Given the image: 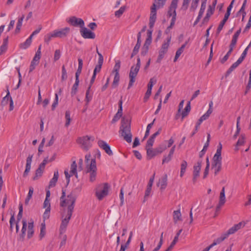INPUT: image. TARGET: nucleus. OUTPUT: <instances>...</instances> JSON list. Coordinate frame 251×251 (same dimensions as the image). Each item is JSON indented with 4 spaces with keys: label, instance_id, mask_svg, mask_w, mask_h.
I'll return each instance as SVG.
<instances>
[{
    "label": "nucleus",
    "instance_id": "1",
    "mask_svg": "<svg viewBox=\"0 0 251 251\" xmlns=\"http://www.w3.org/2000/svg\"><path fill=\"white\" fill-rule=\"evenodd\" d=\"M66 190L64 188L62 189V196L60 198V205L61 207H64L67 204L68 206L67 208V215L65 218L62 220L60 226V231L61 232H64L67 227L68 224L72 216L74 211L75 203L76 201V198L75 195L71 193L67 196L66 199Z\"/></svg>",
    "mask_w": 251,
    "mask_h": 251
},
{
    "label": "nucleus",
    "instance_id": "2",
    "mask_svg": "<svg viewBox=\"0 0 251 251\" xmlns=\"http://www.w3.org/2000/svg\"><path fill=\"white\" fill-rule=\"evenodd\" d=\"M167 0H154V2L151 7V13L149 19L150 29L147 31V38L152 40V28L156 19L157 9L163 8L165 5Z\"/></svg>",
    "mask_w": 251,
    "mask_h": 251
},
{
    "label": "nucleus",
    "instance_id": "3",
    "mask_svg": "<svg viewBox=\"0 0 251 251\" xmlns=\"http://www.w3.org/2000/svg\"><path fill=\"white\" fill-rule=\"evenodd\" d=\"M119 132L127 143L131 142L132 136L131 133L130 121L128 119H126L124 117L122 118Z\"/></svg>",
    "mask_w": 251,
    "mask_h": 251
},
{
    "label": "nucleus",
    "instance_id": "4",
    "mask_svg": "<svg viewBox=\"0 0 251 251\" xmlns=\"http://www.w3.org/2000/svg\"><path fill=\"white\" fill-rule=\"evenodd\" d=\"M141 66V61L139 57H138L137 59V63L135 66H132L130 70L129 77V82L128 85V89H129L131 87L133 83L135 81V78L137 75V74L140 70Z\"/></svg>",
    "mask_w": 251,
    "mask_h": 251
},
{
    "label": "nucleus",
    "instance_id": "5",
    "mask_svg": "<svg viewBox=\"0 0 251 251\" xmlns=\"http://www.w3.org/2000/svg\"><path fill=\"white\" fill-rule=\"evenodd\" d=\"M109 187L107 183L100 184L96 187L95 195L99 201L102 200L108 195Z\"/></svg>",
    "mask_w": 251,
    "mask_h": 251
},
{
    "label": "nucleus",
    "instance_id": "6",
    "mask_svg": "<svg viewBox=\"0 0 251 251\" xmlns=\"http://www.w3.org/2000/svg\"><path fill=\"white\" fill-rule=\"evenodd\" d=\"M97 167L95 158L91 159L90 165H86V173H90V181L93 182L96 180Z\"/></svg>",
    "mask_w": 251,
    "mask_h": 251
},
{
    "label": "nucleus",
    "instance_id": "7",
    "mask_svg": "<svg viewBox=\"0 0 251 251\" xmlns=\"http://www.w3.org/2000/svg\"><path fill=\"white\" fill-rule=\"evenodd\" d=\"M171 40V36H168L167 38V41H165L162 45L159 51V55L156 60L157 63H160L164 57L165 54L168 51Z\"/></svg>",
    "mask_w": 251,
    "mask_h": 251
},
{
    "label": "nucleus",
    "instance_id": "8",
    "mask_svg": "<svg viewBox=\"0 0 251 251\" xmlns=\"http://www.w3.org/2000/svg\"><path fill=\"white\" fill-rule=\"evenodd\" d=\"M179 0H172L170 6L169 7L168 11L167 12V17L172 18V25L174 21H176V9L177 7V3Z\"/></svg>",
    "mask_w": 251,
    "mask_h": 251
},
{
    "label": "nucleus",
    "instance_id": "9",
    "mask_svg": "<svg viewBox=\"0 0 251 251\" xmlns=\"http://www.w3.org/2000/svg\"><path fill=\"white\" fill-rule=\"evenodd\" d=\"M94 138L93 137L85 136L82 137H79L78 138L77 141V143L81 144V148L86 151L89 150V149L92 146L91 142L93 141Z\"/></svg>",
    "mask_w": 251,
    "mask_h": 251
},
{
    "label": "nucleus",
    "instance_id": "10",
    "mask_svg": "<svg viewBox=\"0 0 251 251\" xmlns=\"http://www.w3.org/2000/svg\"><path fill=\"white\" fill-rule=\"evenodd\" d=\"M167 149L165 145H160L157 148L153 149L152 148L148 149L147 151V155L149 159H151L157 154L161 153Z\"/></svg>",
    "mask_w": 251,
    "mask_h": 251
},
{
    "label": "nucleus",
    "instance_id": "11",
    "mask_svg": "<svg viewBox=\"0 0 251 251\" xmlns=\"http://www.w3.org/2000/svg\"><path fill=\"white\" fill-rule=\"evenodd\" d=\"M8 86H6V95L2 98V100L1 101V105L2 106L6 105L8 104V101H10V106L9 110L10 111H12L14 109V103L12 98L10 96V92L8 89Z\"/></svg>",
    "mask_w": 251,
    "mask_h": 251
},
{
    "label": "nucleus",
    "instance_id": "12",
    "mask_svg": "<svg viewBox=\"0 0 251 251\" xmlns=\"http://www.w3.org/2000/svg\"><path fill=\"white\" fill-rule=\"evenodd\" d=\"M71 25L74 26H79L82 28L84 26V22L81 18H76L75 16L71 17L67 21Z\"/></svg>",
    "mask_w": 251,
    "mask_h": 251
},
{
    "label": "nucleus",
    "instance_id": "13",
    "mask_svg": "<svg viewBox=\"0 0 251 251\" xmlns=\"http://www.w3.org/2000/svg\"><path fill=\"white\" fill-rule=\"evenodd\" d=\"M246 223L244 222H239L238 224L234 225V226L230 228L226 232L224 233V234L227 238L229 235L234 234L237 231L244 227Z\"/></svg>",
    "mask_w": 251,
    "mask_h": 251
},
{
    "label": "nucleus",
    "instance_id": "14",
    "mask_svg": "<svg viewBox=\"0 0 251 251\" xmlns=\"http://www.w3.org/2000/svg\"><path fill=\"white\" fill-rule=\"evenodd\" d=\"M80 32L81 35L84 39H95L96 35L94 32L87 29L84 26L80 29Z\"/></svg>",
    "mask_w": 251,
    "mask_h": 251
},
{
    "label": "nucleus",
    "instance_id": "15",
    "mask_svg": "<svg viewBox=\"0 0 251 251\" xmlns=\"http://www.w3.org/2000/svg\"><path fill=\"white\" fill-rule=\"evenodd\" d=\"M70 29L69 27H66L60 30H55L53 31L54 37L63 38L67 36L69 33Z\"/></svg>",
    "mask_w": 251,
    "mask_h": 251
},
{
    "label": "nucleus",
    "instance_id": "16",
    "mask_svg": "<svg viewBox=\"0 0 251 251\" xmlns=\"http://www.w3.org/2000/svg\"><path fill=\"white\" fill-rule=\"evenodd\" d=\"M98 146L109 155H113V152L111 150L110 146L106 143V142L103 140H99L98 142Z\"/></svg>",
    "mask_w": 251,
    "mask_h": 251
},
{
    "label": "nucleus",
    "instance_id": "17",
    "mask_svg": "<svg viewBox=\"0 0 251 251\" xmlns=\"http://www.w3.org/2000/svg\"><path fill=\"white\" fill-rule=\"evenodd\" d=\"M33 157V155H29L26 158V166L25 169L23 174V177H25L28 175V173L30 170L31 168V163L32 162V159Z\"/></svg>",
    "mask_w": 251,
    "mask_h": 251
},
{
    "label": "nucleus",
    "instance_id": "18",
    "mask_svg": "<svg viewBox=\"0 0 251 251\" xmlns=\"http://www.w3.org/2000/svg\"><path fill=\"white\" fill-rule=\"evenodd\" d=\"M214 12V10H213V8H212V6H211V5H209L206 16L203 19L201 25L207 24L208 22L210 17L213 14Z\"/></svg>",
    "mask_w": 251,
    "mask_h": 251
},
{
    "label": "nucleus",
    "instance_id": "19",
    "mask_svg": "<svg viewBox=\"0 0 251 251\" xmlns=\"http://www.w3.org/2000/svg\"><path fill=\"white\" fill-rule=\"evenodd\" d=\"M157 185H160V189L163 190L166 188L167 185V175L165 174L159 180Z\"/></svg>",
    "mask_w": 251,
    "mask_h": 251
},
{
    "label": "nucleus",
    "instance_id": "20",
    "mask_svg": "<svg viewBox=\"0 0 251 251\" xmlns=\"http://www.w3.org/2000/svg\"><path fill=\"white\" fill-rule=\"evenodd\" d=\"M176 145H174L171 149L168 155L167 156H164L162 160V164L168 163L171 160L176 149Z\"/></svg>",
    "mask_w": 251,
    "mask_h": 251
},
{
    "label": "nucleus",
    "instance_id": "21",
    "mask_svg": "<svg viewBox=\"0 0 251 251\" xmlns=\"http://www.w3.org/2000/svg\"><path fill=\"white\" fill-rule=\"evenodd\" d=\"M246 136L245 134H242L238 139L235 148V151H237L239 150L238 146H242L245 142Z\"/></svg>",
    "mask_w": 251,
    "mask_h": 251
},
{
    "label": "nucleus",
    "instance_id": "22",
    "mask_svg": "<svg viewBox=\"0 0 251 251\" xmlns=\"http://www.w3.org/2000/svg\"><path fill=\"white\" fill-rule=\"evenodd\" d=\"M229 17V16H228L227 15H226V14L225 15L223 20L220 22V23L217 29V31H216L217 35H218V34L220 33L221 31L222 30L225 23L228 20Z\"/></svg>",
    "mask_w": 251,
    "mask_h": 251
},
{
    "label": "nucleus",
    "instance_id": "23",
    "mask_svg": "<svg viewBox=\"0 0 251 251\" xmlns=\"http://www.w3.org/2000/svg\"><path fill=\"white\" fill-rule=\"evenodd\" d=\"M227 237L225 235L224 233L222 234L220 237H218L216 239L214 240L213 242L209 246L211 249L213 247L219 244L222 242H223L225 239H226Z\"/></svg>",
    "mask_w": 251,
    "mask_h": 251
},
{
    "label": "nucleus",
    "instance_id": "24",
    "mask_svg": "<svg viewBox=\"0 0 251 251\" xmlns=\"http://www.w3.org/2000/svg\"><path fill=\"white\" fill-rule=\"evenodd\" d=\"M23 227L21 230V233L20 234V238L22 240H24L25 237V232L26 231L27 227V222L25 219L23 220L22 221Z\"/></svg>",
    "mask_w": 251,
    "mask_h": 251
},
{
    "label": "nucleus",
    "instance_id": "25",
    "mask_svg": "<svg viewBox=\"0 0 251 251\" xmlns=\"http://www.w3.org/2000/svg\"><path fill=\"white\" fill-rule=\"evenodd\" d=\"M212 168L214 169V174L216 176L221 170L222 162H213L212 164Z\"/></svg>",
    "mask_w": 251,
    "mask_h": 251
},
{
    "label": "nucleus",
    "instance_id": "26",
    "mask_svg": "<svg viewBox=\"0 0 251 251\" xmlns=\"http://www.w3.org/2000/svg\"><path fill=\"white\" fill-rule=\"evenodd\" d=\"M59 175L58 172L57 171L56 172H54L53 177L51 178V179L50 181L49 187H52L55 186L56 183L57 181Z\"/></svg>",
    "mask_w": 251,
    "mask_h": 251
},
{
    "label": "nucleus",
    "instance_id": "27",
    "mask_svg": "<svg viewBox=\"0 0 251 251\" xmlns=\"http://www.w3.org/2000/svg\"><path fill=\"white\" fill-rule=\"evenodd\" d=\"M34 225L33 222H29L28 224V230H27V238H31L34 234Z\"/></svg>",
    "mask_w": 251,
    "mask_h": 251
},
{
    "label": "nucleus",
    "instance_id": "28",
    "mask_svg": "<svg viewBox=\"0 0 251 251\" xmlns=\"http://www.w3.org/2000/svg\"><path fill=\"white\" fill-rule=\"evenodd\" d=\"M173 220L175 224L181 220V214L180 209L175 210L173 212Z\"/></svg>",
    "mask_w": 251,
    "mask_h": 251
},
{
    "label": "nucleus",
    "instance_id": "29",
    "mask_svg": "<svg viewBox=\"0 0 251 251\" xmlns=\"http://www.w3.org/2000/svg\"><path fill=\"white\" fill-rule=\"evenodd\" d=\"M25 18V15H23L21 17L19 18L17 23L16 27L15 30V33L18 34L20 32L21 26L22 25V23L24 19Z\"/></svg>",
    "mask_w": 251,
    "mask_h": 251
},
{
    "label": "nucleus",
    "instance_id": "30",
    "mask_svg": "<svg viewBox=\"0 0 251 251\" xmlns=\"http://www.w3.org/2000/svg\"><path fill=\"white\" fill-rule=\"evenodd\" d=\"M220 205H224L226 202V197H225V187L222 188V189L220 192L219 201Z\"/></svg>",
    "mask_w": 251,
    "mask_h": 251
},
{
    "label": "nucleus",
    "instance_id": "31",
    "mask_svg": "<svg viewBox=\"0 0 251 251\" xmlns=\"http://www.w3.org/2000/svg\"><path fill=\"white\" fill-rule=\"evenodd\" d=\"M187 162H186V161L183 160L181 163V165H180V176L181 177H183L185 173V171H186V168H187Z\"/></svg>",
    "mask_w": 251,
    "mask_h": 251
},
{
    "label": "nucleus",
    "instance_id": "32",
    "mask_svg": "<svg viewBox=\"0 0 251 251\" xmlns=\"http://www.w3.org/2000/svg\"><path fill=\"white\" fill-rule=\"evenodd\" d=\"M191 103L190 101H188L187 105L184 109V110L182 112L181 116L182 119L186 117L191 110Z\"/></svg>",
    "mask_w": 251,
    "mask_h": 251
},
{
    "label": "nucleus",
    "instance_id": "33",
    "mask_svg": "<svg viewBox=\"0 0 251 251\" xmlns=\"http://www.w3.org/2000/svg\"><path fill=\"white\" fill-rule=\"evenodd\" d=\"M79 79H75L74 84L73 85L72 88L71 95L72 97L74 96L77 92V88L79 85Z\"/></svg>",
    "mask_w": 251,
    "mask_h": 251
},
{
    "label": "nucleus",
    "instance_id": "34",
    "mask_svg": "<svg viewBox=\"0 0 251 251\" xmlns=\"http://www.w3.org/2000/svg\"><path fill=\"white\" fill-rule=\"evenodd\" d=\"M31 42V37H29L25 42L20 45V48L22 49H26L30 46Z\"/></svg>",
    "mask_w": 251,
    "mask_h": 251
},
{
    "label": "nucleus",
    "instance_id": "35",
    "mask_svg": "<svg viewBox=\"0 0 251 251\" xmlns=\"http://www.w3.org/2000/svg\"><path fill=\"white\" fill-rule=\"evenodd\" d=\"M220 150V149L217 150L213 158V162H222V158L221 156V152Z\"/></svg>",
    "mask_w": 251,
    "mask_h": 251
},
{
    "label": "nucleus",
    "instance_id": "36",
    "mask_svg": "<svg viewBox=\"0 0 251 251\" xmlns=\"http://www.w3.org/2000/svg\"><path fill=\"white\" fill-rule=\"evenodd\" d=\"M120 81V75L119 73L117 72L115 73L114 80L112 84V87L114 88L117 87L119 85V82Z\"/></svg>",
    "mask_w": 251,
    "mask_h": 251
},
{
    "label": "nucleus",
    "instance_id": "37",
    "mask_svg": "<svg viewBox=\"0 0 251 251\" xmlns=\"http://www.w3.org/2000/svg\"><path fill=\"white\" fill-rule=\"evenodd\" d=\"M34 188L31 186L29 188V191L28 195L25 200V204L28 205L29 200L31 199L32 195L33 194Z\"/></svg>",
    "mask_w": 251,
    "mask_h": 251
},
{
    "label": "nucleus",
    "instance_id": "38",
    "mask_svg": "<svg viewBox=\"0 0 251 251\" xmlns=\"http://www.w3.org/2000/svg\"><path fill=\"white\" fill-rule=\"evenodd\" d=\"M103 60H102L101 57H100V58L98 60V64L96 66L94 72L95 73H99L100 71L102 64H103Z\"/></svg>",
    "mask_w": 251,
    "mask_h": 251
},
{
    "label": "nucleus",
    "instance_id": "39",
    "mask_svg": "<svg viewBox=\"0 0 251 251\" xmlns=\"http://www.w3.org/2000/svg\"><path fill=\"white\" fill-rule=\"evenodd\" d=\"M206 167L205 168L204 173H203V179L207 177V175H208V173H209L210 162H209V158L208 156L206 157Z\"/></svg>",
    "mask_w": 251,
    "mask_h": 251
},
{
    "label": "nucleus",
    "instance_id": "40",
    "mask_svg": "<svg viewBox=\"0 0 251 251\" xmlns=\"http://www.w3.org/2000/svg\"><path fill=\"white\" fill-rule=\"evenodd\" d=\"M46 234V225L45 222H43L41 225L40 227V233L39 237L40 239H42Z\"/></svg>",
    "mask_w": 251,
    "mask_h": 251
},
{
    "label": "nucleus",
    "instance_id": "41",
    "mask_svg": "<svg viewBox=\"0 0 251 251\" xmlns=\"http://www.w3.org/2000/svg\"><path fill=\"white\" fill-rule=\"evenodd\" d=\"M43 172L44 170L38 168L35 171V176L33 177V180H36L38 179L39 177H41L42 176Z\"/></svg>",
    "mask_w": 251,
    "mask_h": 251
},
{
    "label": "nucleus",
    "instance_id": "42",
    "mask_svg": "<svg viewBox=\"0 0 251 251\" xmlns=\"http://www.w3.org/2000/svg\"><path fill=\"white\" fill-rule=\"evenodd\" d=\"M126 9V6H123L120 8L115 12V16L117 18H120L124 13Z\"/></svg>",
    "mask_w": 251,
    "mask_h": 251
},
{
    "label": "nucleus",
    "instance_id": "43",
    "mask_svg": "<svg viewBox=\"0 0 251 251\" xmlns=\"http://www.w3.org/2000/svg\"><path fill=\"white\" fill-rule=\"evenodd\" d=\"M202 162V161L201 159H200L198 161V162L197 163V165H194L193 167V169H194L193 171L198 172H200Z\"/></svg>",
    "mask_w": 251,
    "mask_h": 251
},
{
    "label": "nucleus",
    "instance_id": "44",
    "mask_svg": "<svg viewBox=\"0 0 251 251\" xmlns=\"http://www.w3.org/2000/svg\"><path fill=\"white\" fill-rule=\"evenodd\" d=\"M206 0H202L201 4L200 10L199 12V15L202 16L206 8Z\"/></svg>",
    "mask_w": 251,
    "mask_h": 251
},
{
    "label": "nucleus",
    "instance_id": "45",
    "mask_svg": "<svg viewBox=\"0 0 251 251\" xmlns=\"http://www.w3.org/2000/svg\"><path fill=\"white\" fill-rule=\"evenodd\" d=\"M65 119L66 123L65 125L66 127H68L70 125V122L71 121V119L70 117V112L69 110H67L65 112Z\"/></svg>",
    "mask_w": 251,
    "mask_h": 251
},
{
    "label": "nucleus",
    "instance_id": "46",
    "mask_svg": "<svg viewBox=\"0 0 251 251\" xmlns=\"http://www.w3.org/2000/svg\"><path fill=\"white\" fill-rule=\"evenodd\" d=\"M209 145H208V143H205L204 144V145L203 147L202 150L199 153V157L200 158H201L203 157V156L204 155V154L205 153V152L207 150V148H208Z\"/></svg>",
    "mask_w": 251,
    "mask_h": 251
},
{
    "label": "nucleus",
    "instance_id": "47",
    "mask_svg": "<svg viewBox=\"0 0 251 251\" xmlns=\"http://www.w3.org/2000/svg\"><path fill=\"white\" fill-rule=\"evenodd\" d=\"M77 168V164L76 163L75 160L73 161L71 165V171L70 174H71L72 176H73V174L76 173Z\"/></svg>",
    "mask_w": 251,
    "mask_h": 251
},
{
    "label": "nucleus",
    "instance_id": "48",
    "mask_svg": "<svg viewBox=\"0 0 251 251\" xmlns=\"http://www.w3.org/2000/svg\"><path fill=\"white\" fill-rule=\"evenodd\" d=\"M68 75L67 73L64 65L62 67V75H61V81H63L67 79Z\"/></svg>",
    "mask_w": 251,
    "mask_h": 251
},
{
    "label": "nucleus",
    "instance_id": "49",
    "mask_svg": "<svg viewBox=\"0 0 251 251\" xmlns=\"http://www.w3.org/2000/svg\"><path fill=\"white\" fill-rule=\"evenodd\" d=\"M199 0H193L190 9L191 11H194L197 9Z\"/></svg>",
    "mask_w": 251,
    "mask_h": 251
},
{
    "label": "nucleus",
    "instance_id": "50",
    "mask_svg": "<svg viewBox=\"0 0 251 251\" xmlns=\"http://www.w3.org/2000/svg\"><path fill=\"white\" fill-rule=\"evenodd\" d=\"M154 142V140L152 138L150 137V138L148 140L146 146V150L147 151L148 149H151L152 148L153 143Z\"/></svg>",
    "mask_w": 251,
    "mask_h": 251
},
{
    "label": "nucleus",
    "instance_id": "51",
    "mask_svg": "<svg viewBox=\"0 0 251 251\" xmlns=\"http://www.w3.org/2000/svg\"><path fill=\"white\" fill-rule=\"evenodd\" d=\"M53 35V32L52 33H51L48 34L46 35H45V38H44L45 42L47 44H48L49 43V42H50V41L51 40L52 38H55Z\"/></svg>",
    "mask_w": 251,
    "mask_h": 251
},
{
    "label": "nucleus",
    "instance_id": "52",
    "mask_svg": "<svg viewBox=\"0 0 251 251\" xmlns=\"http://www.w3.org/2000/svg\"><path fill=\"white\" fill-rule=\"evenodd\" d=\"M156 80L154 78H151L150 79L149 83L148 84V89L151 91L152 88L154 84L156 83Z\"/></svg>",
    "mask_w": 251,
    "mask_h": 251
},
{
    "label": "nucleus",
    "instance_id": "53",
    "mask_svg": "<svg viewBox=\"0 0 251 251\" xmlns=\"http://www.w3.org/2000/svg\"><path fill=\"white\" fill-rule=\"evenodd\" d=\"M45 142V138H43L38 148V156H40L41 154V153L43 152V150H42V149L44 146Z\"/></svg>",
    "mask_w": 251,
    "mask_h": 251
},
{
    "label": "nucleus",
    "instance_id": "54",
    "mask_svg": "<svg viewBox=\"0 0 251 251\" xmlns=\"http://www.w3.org/2000/svg\"><path fill=\"white\" fill-rule=\"evenodd\" d=\"M39 63L34 61L33 60H32L31 62L30 66H29V73L32 72L35 68L36 66L38 65Z\"/></svg>",
    "mask_w": 251,
    "mask_h": 251
},
{
    "label": "nucleus",
    "instance_id": "55",
    "mask_svg": "<svg viewBox=\"0 0 251 251\" xmlns=\"http://www.w3.org/2000/svg\"><path fill=\"white\" fill-rule=\"evenodd\" d=\"M58 103V96L57 94H55V99L51 105L52 110H54L55 107L57 106Z\"/></svg>",
    "mask_w": 251,
    "mask_h": 251
},
{
    "label": "nucleus",
    "instance_id": "56",
    "mask_svg": "<svg viewBox=\"0 0 251 251\" xmlns=\"http://www.w3.org/2000/svg\"><path fill=\"white\" fill-rule=\"evenodd\" d=\"M120 64H121V62L120 60H117L116 62V64L114 67V69H113V72H115V73H116L117 72L119 73V70L120 68V66H121Z\"/></svg>",
    "mask_w": 251,
    "mask_h": 251
},
{
    "label": "nucleus",
    "instance_id": "57",
    "mask_svg": "<svg viewBox=\"0 0 251 251\" xmlns=\"http://www.w3.org/2000/svg\"><path fill=\"white\" fill-rule=\"evenodd\" d=\"M50 208H49V207L47 208L45 210V211L44 212L43 214V219L44 220L46 219H48L50 217Z\"/></svg>",
    "mask_w": 251,
    "mask_h": 251
},
{
    "label": "nucleus",
    "instance_id": "58",
    "mask_svg": "<svg viewBox=\"0 0 251 251\" xmlns=\"http://www.w3.org/2000/svg\"><path fill=\"white\" fill-rule=\"evenodd\" d=\"M123 100H122V97H121V99L120 100L118 105H119V109L118 110V112H117L118 114H120L121 115H123Z\"/></svg>",
    "mask_w": 251,
    "mask_h": 251
},
{
    "label": "nucleus",
    "instance_id": "59",
    "mask_svg": "<svg viewBox=\"0 0 251 251\" xmlns=\"http://www.w3.org/2000/svg\"><path fill=\"white\" fill-rule=\"evenodd\" d=\"M237 67L233 64L226 71L225 76L227 77Z\"/></svg>",
    "mask_w": 251,
    "mask_h": 251
},
{
    "label": "nucleus",
    "instance_id": "60",
    "mask_svg": "<svg viewBox=\"0 0 251 251\" xmlns=\"http://www.w3.org/2000/svg\"><path fill=\"white\" fill-rule=\"evenodd\" d=\"M140 48V46H138L137 45H135V46L134 47V48L133 49L132 52L131 53V55L130 56L131 58H132L134 55H136L138 53Z\"/></svg>",
    "mask_w": 251,
    "mask_h": 251
},
{
    "label": "nucleus",
    "instance_id": "61",
    "mask_svg": "<svg viewBox=\"0 0 251 251\" xmlns=\"http://www.w3.org/2000/svg\"><path fill=\"white\" fill-rule=\"evenodd\" d=\"M60 51L59 50H56L55 51L54 55V61H57L60 57Z\"/></svg>",
    "mask_w": 251,
    "mask_h": 251
},
{
    "label": "nucleus",
    "instance_id": "62",
    "mask_svg": "<svg viewBox=\"0 0 251 251\" xmlns=\"http://www.w3.org/2000/svg\"><path fill=\"white\" fill-rule=\"evenodd\" d=\"M190 0H183L182 5L181 6V9L186 10L188 8Z\"/></svg>",
    "mask_w": 251,
    "mask_h": 251
},
{
    "label": "nucleus",
    "instance_id": "63",
    "mask_svg": "<svg viewBox=\"0 0 251 251\" xmlns=\"http://www.w3.org/2000/svg\"><path fill=\"white\" fill-rule=\"evenodd\" d=\"M122 116V115L117 113L114 116V117L111 121V123L114 124L115 123L117 122Z\"/></svg>",
    "mask_w": 251,
    "mask_h": 251
},
{
    "label": "nucleus",
    "instance_id": "64",
    "mask_svg": "<svg viewBox=\"0 0 251 251\" xmlns=\"http://www.w3.org/2000/svg\"><path fill=\"white\" fill-rule=\"evenodd\" d=\"M251 88V70L250 71L249 79L248 84L246 86V89L247 91H249Z\"/></svg>",
    "mask_w": 251,
    "mask_h": 251
}]
</instances>
